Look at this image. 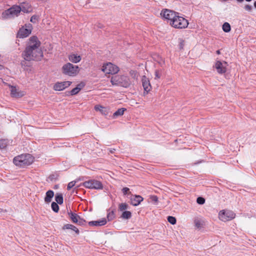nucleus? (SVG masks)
I'll return each instance as SVG.
<instances>
[{
	"label": "nucleus",
	"mask_w": 256,
	"mask_h": 256,
	"mask_svg": "<svg viewBox=\"0 0 256 256\" xmlns=\"http://www.w3.org/2000/svg\"><path fill=\"white\" fill-rule=\"evenodd\" d=\"M216 53L218 54H220V50H218L216 51Z\"/></svg>",
	"instance_id": "44"
},
{
	"label": "nucleus",
	"mask_w": 256,
	"mask_h": 256,
	"mask_svg": "<svg viewBox=\"0 0 256 256\" xmlns=\"http://www.w3.org/2000/svg\"><path fill=\"white\" fill-rule=\"evenodd\" d=\"M22 10L24 13H28L31 10V8L28 4L24 3L21 6Z\"/></svg>",
	"instance_id": "25"
},
{
	"label": "nucleus",
	"mask_w": 256,
	"mask_h": 256,
	"mask_svg": "<svg viewBox=\"0 0 256 256\" xmlns=\"http://www.w3.org/2000/svg\"><path fill=\"white\" fill-rule=\"evenodd\" d=\"M112 85L128 88L131 84L130 78L126 76L116 75L112 76L110 79Z\"/></svg>",
	"instance_id": "3"
},
{
	"label": "nucleus",
	"mask_w": 256,
	"mask_h": 256,
	"mask_svg": "<svg viewBox=\"0 0 256 256\" xmlns=\"http://www.w3.org/2000/svg\"><path fill=\"white\" fill-rule=\"evenodd\" d=\"M69 60L74 63H78L81 60V56L76 54H71L68 56Z\"/></svg>",
	"instance_id": "19"
},
{
	"label": "nucleus",
	"mask_w": 256,
	"mask_h": 256,
	"mask_svg": "<svg viewBox=\"0 0 256 256\" xmlns=\"http://www.w3.org/2000/svg\"><path fill=\"white\" fill-rule=\"evenodd\" d=\"M102 70L106 74H113L118 72L119 68L116 66L108 62L102 66Z\"/></svg>",
	"instance_id": "8"
},
{
	"label": "nucleus",
	"mask_w": 256,
	"mask_h": 256,
	"mask_svg": "<svg viewBox=\"0 0 256 256\" xmlns=\"http://www.w3.org/2000/svg\"><path fill=\"white\" fill-rule=\"evenodd\" d=\"M132 217V213L130 211L125 210L123 212L121 218L123 219L128 220Z\"/></svg>",
	"instance_id": "28"
},
{
	"label": "nucleus",
	"mask_w": 256,
	"mask_h": 256,
	"mask_svg": "<svg viewBox=\"0 0 256 256\" xmlns=\"http://www.w3.org/2000/svg\"><path fill=\"white\" fill-rule=\"evenodd\" d=\"M82 186L86 188L90 189L101 190L103 188L102 182L95 180L86 181L83 182Z\"/></svg>",
	"instance_id": "7"
},
{
	"label": "nucleus",
	"mask_w": 256,
	"mask_h": 256,
	"mask_svg": "<svg viewBox=\"0 0 256 256\" xmlns=\"http://www.w3.org/2000/svg\"><path fill=\"white\" fill-rule=\"evenodd\" d=\"M126 110L125 108H120L118 109L113 114L114 118L120 116L124 114V112Z\"/></svg>",
	"instance_id": "27"
},
{
	"label": "nucleus",
	"mask_w": 256,
	"mask_h": 256,
	"mask_svg": "<svg viewBox=\"0 0 256 256\" xmlns=\"http://www.w3.org/2000/svg\"><path fill=\"white\" fill-rule=\"evenodd\" d=\"M252 6H250L249 4H246L244 7V8L246 10H247V11H248V12H250L252 10Z\"/></svg>",
	"instance_id": "41"
},
{
	"label": "nucleus",
	"mask_w": 256,
	"mask_h": 256,
	"mask_svg": "<svg viewBox=\"0 0 256 256\" xmlns=\"http://www.w3.org/2000/svg\"><path fill=\"white\" fill-rule=\"evenodd\" d=\"M21 7L19 6L14 5L4 12L2 16L5 18H12L18 16L21 12Z\"/></svg>",
	"instance_id": "6"
},
{
	"label": "nucleus",
	"mask_w": 256,
	"mask_h": 256,
	"mask_svg": "<svg viewBox=\"0 0 256 256\" xmlns=\"http://www.w3.org/2000/svg\"><path fill=\"white\" fill-rule=\"evenodd\" d=\"M38 16L36 15L32 16L30 20V21L32 23H36L38 20Z\"/></svg>",
	"instance_id": "37"
},
{
	"label": "nucleus",
	"mask_w": 256,
	"mask_h": 256,
	"mask_svg": "<svg viewBox=\"0 0 256 256\" xmlns=\"http://www.w3.org/2000/svg\"><path fill=\"white\" fill-rule=\"evenodd\" d=\"M128 208V205L126 202L121 203L118 206V210L121 212H124Z\"/></svg>",
	"instance_id": "32"
},
{
	"label": "nucleus",
	"mask_w": 256,
	"mask_h": 256,
	"mask_svg": "<svg viewBox=\"0 0 256 256\" xmlns=\"http://www.w3.org/2000/svg\"><path fill=\"white\" fill-rule=\"evenodd\" d=\"M79 71V67L71 63L68 62L64 64L62 67V72L65 74L70 76H76Z\"/></svg>",
	"instance_id": "5"
},
{
	"label": "nucleus",
	"mask_w": 256,
	"mask_h": 256,
	"mask_svg": "<svg viewBox=\"0 0 256 256\" xmlns=\"http://www.w3.org/2000/svg\"><path fill=\"white\" fill-rule=\"evenodd\" d=\"M130 189L128 188H124L122 189V192L124 195H126L128 194V192H129Z\"/></svg>",
	"instance_id": "42"
},
{
	"label": "nucleus",
	"mask_w": 256,
	"mask_h": 256,
	"mask_svg": "<svg viewBox=\"0 0 256 256\" xmlns=\"http://www.w3.org/2000/svg\"><path fill=\"white\" fill-rule=\"evenodd\" d=\"M228 66V64L226 62L224 61L222 62L218 60L215 64V68L218 74H223L226 72V67Z\"/></svg>",
	"instance_id": "12"
},
{
	"label": "nucleus",
	"mask_w": 256,
	"mask_h": 256,
	"mask_svg": "<svg viewBox=\"0 0 256 256\" xmlns=\"http://www.w3.org/2000/svg\"><path fill=\"white\" fill-rule=\"evenodd\" d=\"M10 94L14 98H21L24 95V92L23 91H18L16 86H10Z\"/></svg>",
	"instance_id": "15"
},
{
	"label": "nucleus",
	"mask_w": 256,
	"mask_h": 256,
	"mask_svg": "<svg viewBox=\"0 0 256 256\" xmlns=\"http://www.w3.org/2000/svg\"><path fill=\"white\" fill-rule=\"evenodd\" d=\"M222 30L226 32H228L231 30L230 26L229 23L226 22L222 25Z\"/></svg>",
	"instance_id": "31"
},
{
	"label": "nucleus",
	"mask_w": 256,
	"mask_h": 256,
	"mask_svg": "<svg viewBox=\"0 0 256 256\" xmlns=\"http://www.w3.org/2000/svg\"><path fill=\"white\" fill-rule=\"evenodd\" d=\"M170 24L176 28H184L188 26V20L178 16V14L176 18L170 22Z\"/></svg>",
	"instance_id": "4"
},
{
	"label": "nucleus",
	"mask_w": 256,
	"mask_h": 256,
	"mask_svg": "<svg viewBox=\"0 0 256 256\" xmlns=\"http://www.w3.org/2000/svg\"><path fill=\"white\" fill-rule=\"evenodd\" d=\"M246 2H251L252 0H245Z\"/></svg>",
	"instance_id": "48"
},
{
	"label": "nucleus",
	"mask_w": 256,
	"mask_h": 256,
	"mask_svg": "<svg viewBox=\"0 0 256 256\" xmlns=\"http://www.w3.org/2000/svg\"><path fill=\"white\" fill-rule=\"evenodd\" d=\"M94 110L96 111H100L102 114H106V108L100 105L95 106Z\"/></svg>",
	"instance_id": "29"
},
{
	"label": "nucleus",
	"mask_w": 256,
	"mask_h": 256,
	"mask_svg": "<svg viewBox=\"0 0 256 256\" xmlns=\"http://www.w3.org/2000/svg\"><path fill=\"white\" fill-rule=\"evenodd\" d=\"M72 84L71 82L66 81L63 82H58L55 84L54 86V89L55 90L60 91L69 86Z\"/></svg>",
	"instance_id": "13"
},
{
	"label": "nucleus",
	"mask_w": 256,
	"mask_h": 256,
	"mask_svg": "<svg viewBox=\"0 0 256 256\" xmlns=\"http://www.w3.org/2000/svg\"><path fill=\"white\" fill-rule=\"evenodd\" d=\"M115 150L114 149H113V150H111V149H110L109 150V151L110 153H113L114 152V151Z\"/></svg>",
	"instance_id": "43"
},
{
	"label": "nucleus",
	"mask_w": 256,
	"mask_h": 256,
	"mask_svg": "<svg viewBox=\"0 0 256 256\" xmlns=\"http://www.w3.org/2000/svg\"><path fill=\"white\" fill-rule=\"evenodd\" d=\"M84 84H80L77 85V86L74 88L72 89L70 94L72 96L76 95L81 90V89L83 88Z\"/></svg>",
	"instance_id": "22"
},
{
	"label": "nucleus",
	"mask_w": 256,
	"mask_h": 256,
	"mask_svg": "<svg viewBox=\"0 0 256 256\" xmlns=\"http://www.w3.org/2000/svg\"><path fill=\"white\" fill-rule=\"evenodd\" d=\"M144 200L143 198L140 195H132L130 198V204L134 206H138Z\"/></svg>",
	"instance_id": "16"
},
{
	"label": "nucleus",
	"mask_w": 256,
	"mask_h": 256,
	"mask_svg": "<svg viewBox=\"0 0 256 256\" xmlns=\"http://www.w3.org/2000/svg\"><path fill=\"white\" fill-rule=\"evenodd\" d=\"M254 6L255 8H256V1L254 2Z\"/></svg>",
	"instance_id": "47"
},
{
	"label": "nucleus",
	"mask_w": 256,
	"mask_h": 256,
	"mask_svg": "<svg viewBox=\"0 0 256 256\" xmlns=\"http://www.w3.org/2000/svg\"><path fill=\"white\" fill-rule=\"evenodd\" d=\"M54 196V192L52 190H49L46 192V196L44 198V201L46 203H49L52 201V199Z\"/></svg>",
	"instance_id": "20"
},
{
	"label": "nucleus",
	"mask_w": 256,
	"mask_h": 256,
	"mask_svg": "<svg viewBox=\"0 0 256 256\" xmlns=\"http://www.w3.org/2000/svg\"><path fill=\"white\" fill-rule=\"evenodd\" d=\"M40 42L36 36H32L29 39L28 45L22 54L24 58L28 60H38L43 56L40 46Z\"/></svg>",
	"instance_id": "1"
},
{
	"label": "nucleus",
	"mask_w": 256,
	"mask_h": 256,
	"mask_svg": "<svg viewBox=\"0 0 256 256\" xmlns=\"http://www.w3.org/2000/svg\"><path fill=\"white\" fill-rule=\"evenodd\" d=\"M28 60H22L20 62V64L22 68L26 71L30 72L31 71V68H30V64L28 62H27Z\"/></svg>",
	"instance_id": "24"
},
{
	"label": "nucleus",
	"mask_w": 256,
	"mask_h": 256,
	"mask_svg": "<svg viewBox=\"0 0 256 256\" xmlns=\"http://www.w3.org/2000/svg\"><path fill=\"white\" fill-rule=\"evenodd\" d=\"M196 202L200 204H203L205 202V199L202 197H198L196 199Z\"/></svg>",
	"instance_id": "35"
},
{
	"label": "nucleus",
	"mask_w": 256,
	"mask_h": 256,
	"mask_svg": "<svg viewBox=\"0 0 256 256\" xmlns=\"http://www.w3.org/2000/svg\"><path fill=\"white\" fill-rule=\"evenodd\" d=\"M58 185H55L54 186V189H57L58 188Z\"/></svg>",
	"instance_id": "45"
},
{
	"label": "nucleus",
	"mask_w": 256,
	"mask_h": 256,
	"mask_svg": "<svg viewBox=\"0 0 256 256\" xmlns=\"http://www.w3.org/2000/svg\"><path fill=\"white\" fill-rule=\"evenodd\" d=\"M142 82L144 90V93L146 92V94H148L152 88L149 79L146 76H143L142 78Z\"/></svg>",
	"instance_id": "14"
},
{
	"label": "nucleus",
	"mask_w": 256,
	"mask_h": 256,
	"mask_svg": "<svg viewBox=\"0 0 256 256\" xmlns=\"http://www.w3.org/2000/svg\"><path fill=\"white\" fill-rule=\"evenodd\" d=\"M150 198L152 202H154V203H156L158 202V198L156 196H152L150 197Z\"/></svg>",
	"instance_id": "40"
},
{
	"label": "nucleus",
	"mask_w": 256,
	"mask_h": 256,
	"mask_svg": "<svg viewBox=\"0 0 256 256\" xmlns=\"http://www.w3.org/2000/svg\"><path fill=\"white\" fill-rule=\"evenodd\" d=\"M62 229L63 230H66V229L72 230H74V232H75L78 234L80 233V232H79V230H78V228L74 226L71 224H64L62 227Z\"/></svg>",
	"instance_id": "21"
},
{
	"label": "nucleus",
	"mask_w": 256,
	"mask_h": 256,
	"mask_svg": "<svg viewBox=\"0 0 256 256\" xmlns=\"http://www.w3.org/2000/svg\"><path fill=\"white\" fill-rule=\"evenodd\" d=\"M34 158L29 154L18 156L13 160L14 164L20 167H24L31 164L34 162Z\"/></svg>",
	"instance_id": "2"
},
{
	"label": "nucleus",
	"mask_w": 256,
	"mask_h": 256,
	"mask_svg": "<svg viewBox=\"0 0 256 256\" xmlns=\"http://www.w3.org/2000/svg\"><path fill=\"white\" fill-rule=\"evenodd\" d=\"M168 221L172 224H176V218L172 216H168L167 218Z\"/></svg>",
	"instance_id": "34"
},
{
	"label": "nucleus",
	"mask_w": 256,
	"mask_h": 256,
	"mask_svg": "<svg viewBox=\"0 0 256 256\" xmlns=\"http://www.w3.org/2000/svg\"><path fill=\"white\" fill-rule=\"evenodd\" d=\"M76 181H72L70 182L67 186L68 190H70L72 187H74L76 184Z\"/></svg>",
	"instance_id": "36"
},
{
	"label": "nucleus",
	"mask_w": 256,
	"mask_h": 256,
	"mask_svg": "<svg viewBox=\"0 0 256 256\" xmlns=\"http://www.w3.org/2000/svg\"><path fill=\"white\" fill-rule=\"evenodd\" d=\"M178 13L168 9L162 10L160 12V15L164 18L168 20V22L173 20Z\"/></svg>",
	"instance_id": "11"
},
{
	"label": "nucleus",
	"mask_w": 256,
	"mask_h": 256,
	"mask_svg": "<svg viewBox=\"0 0 256 256\" xmlns=\"http://www.w3.org/2000/svg\"><path fill=\"white\" fill-rule=\"evenodd\" d=\"M68 214L71 220L74 223H77L80 216L74 213L71 211L68 212Z\"/></svg>",
	"instance_id": "23"
},
{
	"label": "nucleus",
	"mask_w": 256,
	"mask_h": 256,
	"mask_svg": "<svg viewBox=\"0 0 256 256\" xmlns=\"http://www.w3.org/2000/svg\"><path fill=\"white\" fill-rule=\"evenodd\" d=\"M235 216L236 214L234 212L230 210H222L219 213L220 220L224 222H226L234 219Z\"/></svg>",
	"instance_id": "9"
},
{
	"label": "nucleus",
	"mask_w": 256,
	"mask_h": 256,
	"mask_svg": "<svg viewBox=\"0 0 256 256\" xmlns=\"http://www.w3.org/2000/svg\"><path fill=\"white\" fill-rule=\"evenodd\" d=\"M180 48H182V44H180Z\"/></svg>",
	"instance_id": "49"
},
{
	"label": "nucleus",
	"mask_w": 256,
	"mask_h": 256,
	"mask_svg": "<svg viewBox=\"0 0 256 256\" xmlns=\"http://www.w3.org/2000/svg\"><path fill=\"white\" fill-rule=\"evenodd\" d=\"M195 226L198 228H200L204 224V221L202 218L196 217L194 220Z\"/></svg>",
	"instance_id": "18"
},
{
	"label": "nucleus",
	"mask_w": 256,
	"mask_h": 256,
	"mask_svg": "<svg viewBox=\"0 0 256 256\" xmlns=\"http://www.w3.org/2000/svg\"><path fill=\"white\" fill-rule=\"evenodd\" d=\"M154 79H159L161 76V74L158 70H156L154 72Z\"/></svg>",
	"instance_id": "38"
},
{
	"label": "nucleus",
	"mask_w": 256,
	"mask_h": 256,
	"mask_svg": "<svg viewBox=\"0 0 256 256\" xmlns=\"http://www.w3.org/2000/svg\"><path fill=\"white\" fill-rule=\"evenodd\" d=\"M51 207L52 210L56 212H58L59 210V206L58 204L55 202H52L51 204Z\"/></svg>",
	"instance_id": "33"
},
{
	"label": "nucleus",
	"mask_w": 256,
	"mask_h": 256,
	"mask_svg": "<svg viewBox=\"0 0 256 256\" xmlns=\"http://www.w3.org/2000/svg\"><path fill=\"white\" fill-rule=\"evenodd\" d=\"M238 2H242L244 1V0H236Z\"/></svg>",
	"instance_id": "46"
},
{
	"label": "nucleus",
	"mask_w": 256,
	"mask_h": 256,
	"mask_svg": "<svg viewBox=\"0 0 256 256\" xmlns=\"http://www.w3.org/2000/svg\"><path fill=\"white\" fill-rule=\"evenodd\" d=\"M55 200L56 202V203H57L58 204H62L64 202L62 194L60 193H57L55 196Z\"/></svg>",
	"instance_id": "26"
},
{
	"label": "nucleus",
	"mask_w": 256,
	"mask_h": 256,
	"mask_svg": "<svg viewBox=\"0 0 256 256\" xmlns=\"http://www.w3.org/2000/svg\"><path fill=\"white\" fill-rule=\"evenodd\" d=\"M115 218V214L113 210L110 211V210H108L107 214V219L108 221L112 220H114Z\"/></svg>",
	"instance_id": "30"
},
{
	"label": "nucleus",
	"mask_w": 256,
	"mask_h": 256,
	"mask_svg": "<svg viewBox=\"0 0 256 256\" xmlns=\"http://www.w3.org/2000/svg\"><path fill=\"white\" fill-rule=\"evenodd\" d=\"M26 28L22 26L20 28L17 34L18 38H24L28 36L32 32V25L30 24L25 25Z\"/></svg>",
	"instance_id": "10"
},
{
	"label": "nucleus",
	"mask_w": 256,
	"mask_h": 256,
	"mask_svg": "<svg viewBox=\"0 0 256 256\" xmlns=\"http://www.w3.org/2000/svg\"><path fill=\"white\" fill-rule=\"evenodd\" d=\"M77 223L80 225V226H82V225H84L86 223V220H84L83 218H80V217L79 218L78 220V222H77Z\"/></svg>",
	"instance_id": "39"
},
{
	"label": "nucleus",
	"mask_w": 256,
	"mask_h": 256,
	"mask_svg": "<svg viewBox=\"0 0 256 256\" xmlns=\"http://www.w3.org/2000/svg\"><path fill=\"white\" fill-rule=\"evenodd\" d=\"M106 224V220L105 218H102V220L91 221L88 222L90 226H102Z\"/></svg>",
	"instance_id": "17"
}]
</instances>
